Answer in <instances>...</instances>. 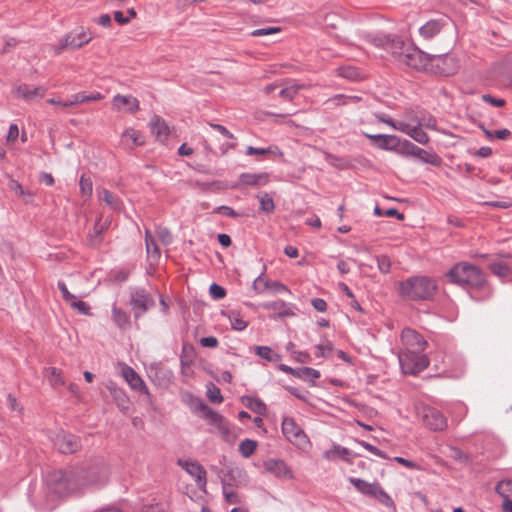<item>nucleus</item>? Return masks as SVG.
Returning a JSON list of instances; mask_svg holds the SVG:
<instances>
[{
  "mask_svg": "<svg viewBox=\"0 0 512 512\" xmlns=\"http://www.w3.org/2000/svg\"><path fill=\"white\" fill-rule=\"evenodd\" d=\"M84 482L78 467L56 470L47 476L48 490L59 497L81 490Z\"/></svg>",
  "mask_w": 512,
  "mask_h": 512,
  "instance_id": "f257e3e1",
  "label": "nucleus"
},
{
  "mask_svg": "<svg viewBox=\"0 0 512 512\" xmlns=\"http://www.w3.org/2000/svg\"><path fill=\"white\" fill-rule=\"evenodd\" d=\"M398 291L408 300H431L437 291V284L429 277L414 276L399 282Z\"/></svg>",
  "mask_w": 512,
  "mask_h": 512,
  "instance_id": "f03ea898",
  "label": "nucleus"
},
{
  "mask_svg": "<svg viewBox=\"0 0 512 512\" xmlns=\"http://www.w3.org/2000/svg\"><path fill=\"white\" fill-rule=\"evenodd\" d=\"M447 277L450 282L462 287L478 288L485 283L483 271L468 262H459L455 264L448 272Z\"/></svg>",
  "mask_w": 512,
  "mask_h": 512,
  "instance_id": "7ed1b4c3",
  "label": "nucleus"
},
{
  "mask_svg": "<svg viewBox=\"0 0 512 512\" xmlns=\"http://www.w3.org/2000/svg\"><path fill=\"white\" fill-rule=\"evenodd\" d=\"M78 471L81 478L85 481L83 488L90 485H104L109 478V468L102 459L94 460L87 464L86 467H78Z\"/></svg>",
  "mask_w": 512,
  "mask_h": 512,
  "instance_id": "20e7f679",
  "label": "nucleus"
},
{
  "mask_svg": "<svg viewBox=\"0 0 512 512\" xmlns=\"http://www.w3.org/2000/svg\"><path fill=\"white\" fill-rule=\"evenodd\" d=\"M348 481L355 487V489L366 497L376 499L386 507L393 505L391 497L382 489L377 482H367L360 478L349 477Z\"/></svg>",
  "mask_w": 512,
  "mask_h": 512,
  "instance_id": "39448f33",
  "label": "nucleus"
},
{
  "mask_svg": "<svg viewBox=\"0 0 512 512\" xmlns=\"http://www.w3.org/2000/svg\"><path fill=\"white\" fill-rule=\"evenodd\" d=\"M399 363L405 374L416 375L426 369L429 359L422 352L402 351L398 355Z\"/></svg>",
  "mask_w": 512,
  "mask_h": 512,
  "instance_id": "423d86ee",
  "label": "nucleus"
},
{
  "mask_svg": "<svg viewBox=\"0 0 512 512\" xmlns=\"http://www.w3.org/2000/svg\"><path fill=\"white\" fill-rule=\"evenodd\" d=\"M93 36L89 30L84 27L68 33L60 40L59 45L54 48L55 54L59 55L66 48L79 49L92 40Z\"/></svg>",
  "mask_w": 512,
  "mask_h": 512,
  "instance_id": "0eeeda50",
  "label": "nucleus"
},
{
  "mask_svg": "<svg viewBox=\"0 0 512 512\" xmlns=\"http://www.w3.org/2000/svg\"><path fill=\"white\" fill-rule=\"evenodd\" d=\"M282 433L284 437L293 445L302 448L309 444V439L304 430L296 423L292 417H284L282 420Z\"/></svg>",
  "mask_w": 512,
  "mask_h": 512,
  "instance_id": "6e6552de",
  "label": "nucleus"
},
{
  "mask_svg": "<svg viewBox=\"0 0 512 512\" xmlns=\"http://www.w3.org/2000/svg\"><path fill=\"white\" fill-rule=\"evenodd\" d=\"M130 305L132 306L135 318H139L155 306V300L145 289L137 288L131 291Z\"/></svg>",
  "mask_w": 512,
  "mask_h": 512,
  "instance_id": "1a4fd4ad",
  "label": "nucleus"
},
{
  "mask_svg": "<svg viewBox=\"0 0 512 512\" xmlns=\"http://www.w3.org/2000/svg\"><path fill=\"white\" fill-rule=\"evenodd\" d=\"M423 424L432 431H443L447 427L446 417L437 409L423 406L418 410Z\"/></svg>",
  "mask_w": 512,
  "mask_h": 512,
  "instance_id": "9d476101",
  "label": "nucleus"
},
{
  "mask_svg": "<svg viewBox=\"0 0 512 512\" xmlns=\"http://www.w3.org/2000/svg\"><path fill=\"white\" fill-rule=\"evenodd\" d=\"M398 153L402 156H412L420 159L424 163L437 165L440 162L439 157L435 153L427 152L426 150L418 147L409 140H403Z\"/></svg>",
  "mask_w": 512,
  "mask_h": 512,
  "instance_id": "9b49d317",
  "label": "nucleus"
},
{
  "mask_svg": "<svg viewBox=\"0 0 512 512\" xmlns=\"http://www.w3.org/2000/svg\"><path fill=\"white\" fill-rule=\"evenodd\" d=\"M458 69V61L450 54L432 55L430 70H435L437 73L450 76L456 73Z\"/></svg>",
  "mask_w": 512,
  "mask_h": 512,
  "instance_id": "f8f14e48",
  "label": "nucleus"
},
{
  "mask_svg": "<svg viewBox=\"0 0 512 512\" xmlns=\"http://www.w3.org/2000/svg\"><path fill=\"white\" fill-rule=\"evenodd\" d=\"M431 56L412 45L408 47V52L404 55L401 64L417 70H430Z\"/></svg>",
  "mask_w": 512,
  "mask_h": 512,
  "instance_id": "ddd939ff",
  "label": "nucleus"
},
{
  "mask_svg": "<svg viewBox=\"0 0 512 512\" xmlns=\"http://www.w3.org/2000/svg\"><path fill=\"white\" fill-rule=\"evenodd\" d=\"M53 444L62 454H72L81 448L79 437L65 431L56 433L53 438Z\"/></svg>",
  "mask_w": 512,
  "mask_h": 512,
  "instance_id": "4468645a",
  "label": "nucleus"
},
{
  "mask_svg": "<svg viewBox=\"0 0 512 512\" xmlns=\"http://www.w3.org/2000/svg\"><path fill=\"white\" fill-rule=\"evenodd\" d=\"M177 464L194 478L199 489L205 491L207 484V473L202 465H200L197 461H187L182 459H179Z\"/></svg>",
  "mask_w": 512,
  "mask_h": 512,
  "instance_id": "2eb2a0df",
  "label": "nucleus"
},
{
  "mask_svg": "<svg viewBox=\"0 0 512 512\" xmlns=\"http://www.w3.org/2000/svg\"><path fill=\"white\" fill-rule=\"evenodd\" d=\"M401 341L405 347L404 351L423 352L427 346L426 340L417 331L411 328L403 329Z\"/></svg>",
  "mask_w": 512,
  "mask_h": 512,
  "instance_id": "dca6fc26",
  "label": "nucleus"
},
{
  "mask_svg": "<svg viewBox=\"0 0 512 512\" xmlns=\"http://www.w3.org/2000/svg\"><path fill=\"white\" fill-rule=\"evenodd\" d=\"M191 410L198 414L201 418L209 421V423H216L221 421V415L212 410L203 400L193 399L191 401Z\"/></svg>",
  "mask_w": 512,
  "mask_h": 512,
  "instance_id": "f3484780",
  "label": "nucleus"
},
{
  "mask_svg": "<svg viewBox=\"0 0 512 512\" xmlns=\"http://www.w3.org/2000/svg\"><path fill=\"white\" fill-rule=\"evenodd\" d=\"M122 376L131 389L139 391L144 394H149V390L146 384L133 368L124 365L122 368Z\"/></svg>",
  "mask_w": 512,
  "mask_h": 512,
  "instance_id": "a211bd4d",
  "label": "nucleus"
},
{
  "mask_svg": "<svg viewBox=\"0 0 512 512\" xmlns=\"http://www.w3.org/2000/svg\"><path fill=\"white\" fill-rule=\"evenodd\" d=\"M408 47L412 44L405 42L401 38H393L386 44V50L401 64L404 55L408 52Z\"/></svg>",
  "mask_w": 512,
  "mask_h": 512,
  "instance_id": "6ab92c4d",
  "label": "nucleus"
},
{
  "mask_svg": "<svg viewBox=\"0 0 512 512\" xmlns=\"http://www.w3.org/2000/svg\"><path fill=\"white\" fill-rule=\"evenodd\" d=\"M145 143L144 136L134 128H127L121 135V144L127 149L142 146Z\"/></svg>",
  "mask_w": 512,
  "mask_h": 512,
  "instance_id": "aec40b11",
  "label": "nucleus"
},
{
  "mask_svg": "<svg viewBox=\"0 0 512 512\" xmlns=\"http://www.w3.org/2000/svg\"><path fill=\"white\" fill-rule=\"evenodd\" d=\"M264 468L267 472L279 478H292V471L287 467L284 461L269 459L264 462Z\"/></svg>",
  "mask_w": 512,
  "mask_h": 512,
  "instance_id": "412c9836",
  "label": "nucleus"
},
{
  "mask_svg": "<svg viewBox=\"0 0 512 512\" xmlns=\"http://www.w3.org/2000/svg\"><path fill=\"white\" fill-rule=\"evenodd\" d=\"M111 397L113 398L114 402L116 403L117 407L123 412L128 413L130 409V400L129 397L126 395L125 391L119 387H117L114 383H110L107 386Z\"/></svg>",
  "mask_w": 512,
  "mask_h": 512,
  "instance_id": "4be33fe9",
  "label": "nucleus"
},
{
  "mask_svg": "<svg viewBox=\"0 0 512 512\" xmlns=\"http://www.w3.org/2000/svg\"><path fill=\"white\" fill-rule=\"evenodd\" d=\"M46 89L38 87H30L27 84H21L15 89V95L26 101H32L37 98H42L45 95Z\"/></svg>",
  "mask_w": 512,
  "mask_h": 512,
  "instance_id": "5701e85b",
  "label": "nucleus"
},
{
  "mask_svg": "<svg viewBox=\"0 0 512 512\" xmlns=\"http://www.w3.org/2000/svg\"><path fill=\"white\" fill-rule=\"evenodd\" d=\"M269 182V174L261 173H242L239 176V184L251 187L264 186Z\"/></svg>",
  "mask_w": 512,
  "mask_h": 512,
  "instance_id": "b1692460",
  "label": "nucleus"
},
{
  "mask_svg": "<svg viewBox=\"0 0 512 512\" xmlns=\"http://www.w3.org/2000/svg\"><path fill=\"white\" fill-rule=\"evenodd\" d=\"M112 103L117 110H121L123 107H126V110L130 113L139 110V101L131 95L124 96L117 94L113 97Z\"/></svg>",
  "mask_w": 512,
  "mask_h": 512,
  "instance_id": "393cba45",
  "label": "nucleus"
},
{
  "mask_svg": "<svg viewBox=\"0 0 512 512\" xmlns=\"http://www.w3.org/2000/svg\"><path fill=\"white\" fill-rule=\"evenodd\" d=\"M446 25L444 19H433L419 28L420 35L429 40L436 36Z\"/></svg>",
  "mask_w": 512,
  "mask_h": 512,
  "instance_id": "a878e982",
  "label": "nucleus"
},
{
  "mask_svg": "<svg viewBox=\"0 0 512 512\" xmlns=\"http://www.w3.org/2000/svg\"><path fill=\"white\" fill-rule=\"evenodd\" d=\"M398 131L409 135L419 144H427L430 140L428 134L423 131V129L419 126H409L408 124H403L398 126Z\"/></svg>",
  "mask_w": 512,
  "mask_h": 512,
  "instance_id": "bb28decb",
  "label": "nucleus"
},
{
  "mask_svg": "<svg viewBox=\"0 0 512 512\" xmlns=\"http://www.w3.org/2000/svg\"><path fill=\"white\" fill-rule=\"evenodd\" d=\"M264 308L271 311V318L286 317L294 314L289 305L282 300L266 303Z\"/></svg>",
  "mask_w": 512,
  "mask_h": 512,
  "instance_id": "cd10ccee",
  "label": "nucleus"
},
{
  "mask_svg": "<svg viewBox=\"0 0 512 512\" xmlns=\"http://www.w3.org/2000/svg\"><path fill=\"white\" fill-rule=\"evenodd\" d=\"M150 127L152 134L159 140L164 141L168 134L169 128L166 125L165 121L159 116H154L150 120Z\"/></svg>",
  "mask_w": 512,
  "mask_h": 512,
  "instance_id": "c85d7f7f",
  "label": "nucleus"
},
{
  "mask_svg": "<svg viewBox=\"0 0 512 512\" xmlns=\"http://www.w3.org/2000/svg\"><path fill=\"white\" fill-rule=\"evenodd\" d=\"M45 376L50 383V385L57 389L61 386H64L66 384V381L63 376V372L61 369H58L56 367H49L45 369Z\"/></svg>",
  "mask_w": 512,
  "mask_h": 512,
  "instance_id": "c756f323",
  "label": "nucleus"
},
{
  "mask_svg": "<svg viewBox=\"0 0 512 512\" xmlns=\"http://www.w3.org/2000/svg\"><path fill=\"white\" fill-rule=\"evenodd\" d=\"M112 317L114 323L120 329L125 330L130 327L131 322L129 314L115 305L112 307Z\"/></svg>",
  "mask_w": 512,
  "mask_h": 512,
  "instance_id": "7c9ffc66",
  "label": "nucleus"
},
{
  "mask_svg": "<svg viewBox=\"0 0 512 512\" xmlns=\"http://www.w3.org/2000/svg\"><path fill=\"white\" fill-rule=\"evenodd\" d=\"M100 201L105 202L112 210H119L121 208V200L107 189H102L98 192Z\"/></svg>",
  "mask_w": 512,
  "mask_h": 512,
  "instance_id": "2f4dec72",
  "label": "nucleus"
},
{
  "mask_svg": "<svg viewBox=\"0 0 512 512\" xmlns=\"http://www.w3.org/2000/svg\"><path fill=\"white\" fill-rule=\"evenodd\" d=\"M402 141L395 135H382L379 147L382 150L397 151L401 147Z\"/></svg>",
  "mask_w": 512,
  "mask_h": 512,
  "instance_id": "473e14b6",
  "label": "nucleus"
},
{
  "mask_svg": "<svg viewBox=\"0 0 512 512\" xmlns=\"http://www.w3.org/2000/svg\"><path fill=\"white\" fill-rule=\"evenodd\" d=\"M243 402L248 409L258 415H264L266 413L267 408L265 403L258 398L247 396L243 398Z\"/></svg>",
  "mask_w": 512,
  "mask_h": 512,
  "instance_id": "72a5a7b5",
  "label": "nucleus"
},
{
  "mask_svg": "<svg viewBox=\"0 0 512 512\" xmlns=\"http://www.w3.org/2000/svg\"><path fill=\"white\" fill-rule=\"evenodd\" d=\"M350 451L349 449L340 445H334L330 450L324 453V458L333 460L335 458H341L345 461H349Z\"/></svg>",
  "mask_w": 512,
  "mask_h": 512,
  "instance_id": "f704fd0d",
  "label": "nucleus"
},
{
  "mask_svg": "<svg viewBox=\"0 0 512 512\" xmlns=\"http://www.w3.org/2000/svg\"><path fill=\"white\" fill-rule=\"evenodd\" d=\"M145 245L148 256L158 260L160 258V249L155 238L148 230L145 233Z\"/></svg>",
  "mask_w": 512,
  "mask_h": 512,
  "instance_id": "c9c22d12",
  "label": "nucleus"
},
{
  "mask_svg": "<svg viewBox=\"0 0 512 512\" xmlns=\"http://www.w3.org/2000/svg\"><path fill=\"white\" fill-rule=\"evenodd\" d=\"M260 202V211L270 214L275 210V203L273 198L268 193H261L257 195Z\"/></svg>",
  "mask_w": 512,
  "mask_h": 512,
  "instance_id": "e433bc0d",
  "label": "nucleus"
},
{
  "mask_svg": "<svg viewBox=\"0 0 512 512\" xmlns=\"http://www.w3.org/2000/svg\"><path fill=\"white\" fill-rule=\"evenodd\" d=\"M421 109H407L403 113V120L400 123L408 124L409 126H419Z\"/></svg>",
  "mask_w": 512,
  "mask_h": 512,
  "instance_id": "4c0bfd02",
  "label": "nucleus"
},
{
  "mask_svg": "<svg viewBox=\"0 0 512 512\" xmlns=\"http://www.w3.org/2000/svg\"><path fill=\"white\" fill-rule=\"evenodd\" d=\"M360 101V97L358 96H347L343 94H338L326 100L325 104L331 106H341L346 105L349 102H358Z\"/></svg>",
  "mask_w": 512,
  "mask_h": 512,
  "instance_id": "58836bf2",
  "label": "nucleus"
},
{
  "mask_svg": "<svg viewBox=\"0 0 512 512\" xmlns=\"http://www.w3.org/2000/svg\"><path fill=\"white\" fill-rule=\"evenodd\" d=\"M247 155H266V154H274L277 156H282L283 153L277 146H270L267 148H256L253 146H248L246 149Z\"/></svg>",
  "mask_w": 512,
  "mask_h": 512,
  "instance_id": "ea45409f",
  "label": "nucleus"
},
{
  "mask_svg": "<svg viewBox=\"0 0 512 512\" xmlns=\"http://www.w3.org/2000/svg\"><path fill=\"white\" fill-rule=\"evenodd\" d=\"M255 352L258 356L270 362L278 361L281 358L279 354L274 353L268 346H256Z\"/></svg>",
  "mask_w": 512,
  "mask_h": 512,
  "instance_id": "a19ab883",
  "label": "nucleus"
},
{
  "mask_svg": "<svg viewBox=\"0 0 512 512\" xmlns=\"http://www.w3.org/2000/svg\"><path fill=\"white\" fill-rule=\"evenodd\" d=\"M305 88V85L292 84L280 90L279 96L284 100L291 101L298 94V92Z\"/></svg>",
  "mask_w": 512,
  "mask_h": 512,
  "instance_id": "79ce46f5",
  "label": "nucleus"
},
{
  "mask_svg": "<svg viewBox=\"0 0 512 512\" xmlns=\"http://www.w3.org/2000/svg\"><path fill=\"white\" fill-rule=\"evenodd\" d=\"M257 441L245 439L239 444V452L245 458H249L257 448Z\"/></svg>",
  "mask_w": 512,
  "mask_h": 512,
  "instance_id": "37998d69",
  "label": "nucleus"
},
{
  "mask_svg": "<svg viewBox=\"0 0 512 512\" xmlns=\"http://www.w3.org/2000/svg\"><path fill=\"white\" fill-rule=\"evenodd\" d=\"M489 269L493 274L497 275L500 278L508 277L511 274L510 267L502 262H493L489 264Z\"/></svg>",
  "mask_w": 512,
  "mask_h": 512,
  "instance_id": "c03bdc74",
  "label": "nucleus"
},
{
  "mask_svg": "<svg viewBox=\"0 0 512 512\" xmlns=\"http://www.w3.org/2000/svg\"><path fill=\"white\" fill-rule=\"evenodd\" d=\"M436 126V119L429 112L421 109L419 127L434 130L436 129Z\"/></svg>",
  "mask_w": 512,
  "mask_h": 512,
  "instance_id": "a18cd8bd",
  "label": "nucleus"
},
{
  "mask_svg": "<svg viewBox=\"0 0 512 512\" xmlns=\"http://www.w3.org/2000/svg\"><path fill=\"white\" fill-rule=\"evenodd\" d=\"M79 187H80V193L84 198L89 199L92 196L93 184H92V180L90 179V177H87L86 175H82L80 177Z\"/></svg>",
  "mask_w": 512,
  "mask_h": 512,
  "instance_id": "49530a36",
  "label": "nucleus"
},
{
  "mask_svg": "<svg viewBox=\"0 0 512 512\" xmlns=\"http://www.w3.org/2000/svg\"><path fill=\"white\" fill-rule=\"evenodd\" d=\"M495 490L502 499L512 498V480L500 481L496 485Z\"/></svg>",
  "mask_w": 512,
  "mask_h": 512,
  "instance_id": "de8ad7c7",
  "label": "nucleus"
},
{
  "mask_svg": "<svg viewBox=\"0 0 512 512\" xmlns=\"http://www.w3.org/2000/svg\"><path fill=\"white\" fill-rule=\"evenodd\" d=\"M105 229V225L101 224L100 222H97L93 228V232L89 233L88 235V241L91 246L98 245L102 238L101 235Z\"/></svg>",
  "mask_w": 512,
  "mask_h": 512,
  "instance_id": "09e8293b",
  "label": "nucleus"
},
{
  "mask_svg": "<svg viewBox=\"0 0 512 512\" xmlns=\"http://www.w3.org/2000/svg\"><path fill=\"white\" fill-rule=\"evenodd\" d=\"M295 376L298 378L309 379L313 381L314 379H318L320 377V372L314 368L302 367L296 369Z\"/></svg>",
  "mask_w": 512,
  "mask_h": 512,
  "instance_id": "8fccbe9b",
  "label": "nucleus"
},
{
  "mask_svg": "<svg viewBox=\"0 0 512 512\" xmlns=\"http://www.w3.org/2000/svg\"><path fill=\"white\" fill-rule=\"evenodd\" d=\"M315 348H316V352H315L316 357L326 358L331 355V353L334 349V346L331 341L325 340L324 342L316 345Z\"/></svg>",
  "mask_w": 512,
  "mask_h": 512,
  "instance_id": "3c124183",
  "label": "nucleus"
},
{
  "mask_svg": "<svg viewBox=\"0 0 512 512\" xmlns=\"http://www.w3.org/2000/svg\"><path fill=\"white\" fill-rule=\"evenodd\" d=\"M338 75L349 79V80H357L359 78V73L355 67L347 66L338 68Z\"/></svg>",
  "mask_w": 512,
  "mask_h": 512,
  "instance_id": "603ef678",
  "label": "nucleus"
},
{
  "mask_svg": "<svg viewBox=\"0 0 512 512\" xmlns=\"http://www.w3.org/2000/svg\"><path fill=\"white\" fill-rule=\"evenodd\" d=\"M207 397L211 402L214 403H221L223 401L220 389L213 383H210V385L208 386Z\"/></svg>",
  "mask_w": 512,
  "mask_h": 512,
  "instance_id": "864d4df0",
  "label": "nucleus"
},
{
  "mask_svg": "<svg viewBox=\"0 0 512 512\" xmlns=\"http://www.w3.org/2000/svg\"><path fill=\"white\" fill-rule=\"evenodd\" d=\"M252 288L256 293L260 294L270 288V282L265 280L261 274L253 281Z\"/></svg>",
  "mask_w": 512,
  "mask_h": 512,
  "instance_id": "5fc2aeb1",
  "label": "nucleus"
},
{
  "mask_svg": "<svg viewBox=\"0 0 512 512\" xmlns=\"http://www.w3.org/2000/svg\"><path fill=\"white\" fill-rule=\"evenodd\" d=\"M73 309H76L80 314L89 315L90 307L89 305L81 300H77L76 297L68 303Z\"/></svg>",
  "mask_w": 512,
  "mask_h": 512,
  "instance_id": "6e6d98bb",
  "label": "nucleus"
},
{
  "mask_svg": "<svg viewBox=\"0 0 512 512\" xmlns=\"http://www.w3.org/2000/svg\"><path fill=\"white\" fill-rule=\"evenodd\" d=\"M229 318L232 328L236 331H242L248 325V323L244 321L242 318H240L239 315L236 313H232V315Z\"/></svg>",
  "mask_w": 512,
  "mask_h": 512,
  "instance_id": "4d7b16f0",
  "label": "nucleus"
},
{
  "mask_svg": "<svg viewBox=\"0 0 512 512\" xmlns=\"http://www.w3.org/2000/svg\"><path fill=\"white\" fill-rule=\"evenodd\" d=\"M376 261H377L378 269L382 273H385V274L389 273L390 268H391V261L388 256H386V255L377 256Z\"/></svg>",
  "mask_w": 512,
  "mask_h": 512,
  "instance_id": "13d9d810",
  "label": "nucleus"
},
{
  "mask_svg": "<svg viewBox=\"0 0 512 512\" xmlns=\"http://www.w3.org/2000/svg\"><path fill=\"white\" fill-rule=\"evenodd\" d=\"M209 293L214 300H220L226 296V290L216 283L210 285Z\"/></svg>",
  "mask_w": 512,
  "mask_h": 512,
  "instance_id": "bf43d9fd",
  "label": "nucleus"
},
{
  "mask_svg": "<svg viewBox=\"0 0 512 512\" xmlns=\"http://www.w3.org/2000/svg\"><path fill=\"white\" fill-rule=\"evenodd\" d=\"M280 31H281V28H279V27H266V28H260V29L253 30L251 32V35L253 37H261V36L279 33Z\"/></svg>",
  "mask_w": 512,
  "mask_h": 512,
  "instance_id": "052dcab7",
  "label": "nucleus"
},
{
  "mask_svg": "<svg viewBox=\"0 0 512 512\" xmlns=\"http://www.w3.org/2000/svg\"><path fill=\"white\" fill-rule=\"evenodd\" d=\"M375 117L379 122H382V123H385V124L391 126L394 130H398V126L404 124V123H400L399 121H394L392 118H390L382 113H376Z\"/></svg>",
  "mask_w": 512,
  "mask_h": 512,
  "instance_id": "680f3d73",
  "label": "nucleus"
},
{
  "mask_svg": "<svg viewBox=\"0 0 512 512\" xmlns=\"http://www.w3.org/2000/svg\"><path fill=\"white\" fill-rule=\"evenodd\" d=\"M341 22L340 17L335 13H328L324 17V23L326 27L336 29L338 24Z\"/></svg>",
  "mask_w": 512,
  "mask_h": 512,
  "instance_id": "e2e57ef3",
  "label": "nucleus"
},
{
  "mask_svg": "<svg viewBox=\"0 0 512 512\" xmlns=\"http://www.w3.org/2000/svg\"><path fill=\"white\" fill-rule=\"evenodd\" d=\"M359 444L364 448L366 449L367 451H369L370 453L380 457V458H383V459H387V455L385 454V452L381 451L380 449H378L377 447L371 445L370 443L368 442H365V441H359Z\"/></svg>",
  "mask_w": 512,
  "mask_h": 512,
  "instance_id": "0e129e2a",
  "label": "nucleus"
},
{
  "mask_svg": "<svg viewBox=\"0 0 512 512\" xmlns=\"http://www.w3.org/2000/svg\"><path fill=\"white\" fill-rule=\"evenodd\" d=\"M58 289L60 290L62 297L66 303H69L75 298V295L70 293L66 284L63 281H58L57 283Z\"/></svg>",
  "mask_w": 512,
  "mask_h": 512,
  "instance_id": "69168bd1",
  "label": "nucleus"
},
{
  "mask_svg": "<svg viewBox=\"0 0 512 512\" xmlns=\"http://www.w3.org/2000/svg\"><path fill=\"white\" fill-rule=\"evenodd\" d=\"M223 495L227 503L229 504H237L240 502L238 494L233 490L223 489Z\"/></svg>",
  "mask_w": 512,
  "mask_h": 512,
  "instance_id": "338daca9",
  "label": "nucleus"
},
{
  "mask_svg": "<svg viewBox=\"0 0 512 512\" xmlns=\"http://www.w3.org/2000/svg\"><path fill=\"white\" fill-rule=\"evenodd\" d=\"M157 235L163 244L168 245L172 242V235L167 228H159Z\"/></svg>",
  "mask_w": 512,
  "mask_h": 512,
  "instance_id": "774afa93",
  "label": "nucleus"
}]
</instances>
